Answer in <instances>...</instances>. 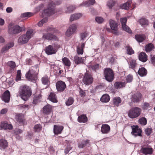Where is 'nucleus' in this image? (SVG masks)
<instances>
[{
  "label": "nucleus",
  "mask_w": 155,
  "mask_h": 155,
  "mask_svg": "<svg viewBox=\"0 0 155 155\" xmlns=\"http://www.w3.org/2000/svg\"><path fill=\"white\" fill-rule=\"evenodd\" d=\"M18 93L21 99L26 101L32 95V92L31 89L28 86L24 85L20 86Z\"/></svg>",
  "instance_id": "nucleus-1"
},
{
  "label": "nucleus",
  "mask_w": 155,
  "mask_h": 155,
  "mask_svg": "<svg viewBox=\"0 0 155 155\" xmlns=\"http://www.w3.org/2000/svg\"><path fill=\"white\" fill-rule=\"evenodd\" d=\"M39 71V66L38 65L31 67L26 74L25 76L27 79L30 81H35L37 79V76Z\"/></svg>",
  "instance_id": "nucleus-2"
},
{
  "label": "nucleus",
  "mask_w": 155,
  "mask_h": 155,
  "mask_svg": "<svg viewBox=\"0 0 155 155\" xmlns=\"http://www.w3.org/2000/svg\"><path fill=\"white\" fill-rule=\"evenodd\" d=\"M61 3L60 1H55L51 2L48 5V8L44 11L43 14L45 16H50L55 12L54 7L56 5H60Z\"/></svg>",
  "instance_id": "nucleus-3"
},
{
  "label": "nucleus",
  "mask_w": 155,
  "mask_h": 155,
  "mask_svg": "<svg viewBox=\"0 0 155 155\" xmlns=\"http://www.w3.org/2000/svg\"><path fill=\"white\" fill-rule=\"evenodd\" d=\"M33 30V29H28L25 34L21 36L18 40V42L21 44L27 43L32 36Z\"/></svg>",
  "instance_id": "nucleus-4"
},
{
  "label": "nucleus",
  "mask_w": 155,
  "mask_h": 155,
  "mask_svg": "<svg viewBox=\"0 0 155 155\" xmlns=\"http://www.w3.org/2000/svg\"><path fill=\"white\" fill-rule=\"evenodd\" d=\"M25 29L23 25L21 27L18 25H14L11 23L8 26V32L10 35L17 34L21 32Z\"/></svg>",
  "instance_id": "nucleus-5"
},
{
  "label": "nucleus",
  "mask_w": 155,
  "mask_h": 155,
  "mask_svg": "<svg viewBox=\"0 0 155 155\" xmlns=\"http://www.w3.org/2000/svg\"><path fill=\"white\" fill-rule=\"evenodd\" d=\"M141 111V109L139 107L132 108L128 111V116L131 118H136L140 115Z\"/></svg>",
  "instance_id": "nucleus-6"
},
{
  "label": "nucleus",
  "mask_w": 155,
  "mask_h": 155,
  "mask_svg": "<svg viewBox=\"0 0 155 155\" xmlns=\"http://www.w3.org/2000/svg\"><path fill=\"white\" fill-rule=\"evenodd\" d=\"M104 76L105 79L109 82H111L114 79V73L110 68H106L104 70Z\"/></svg>",
  "instance_id": "nucleus-7"
},
{
  "label": "nucleus",
  "mask_w": 155,
  "mask_h": 155,
  "mask_svg": "<svg viewBox=\"0 0 155 155\" xmlns=\"http://www.w3.org/2000/svg\"><path fill=\"white\" fill-rule=\"evenodd\" d=\"M82 81L85 85H89L93 82V78L90 74L86 72L84 74Z\"/></svg>",
  "instance_id": "nucleus-8"
},
{
  "label": "nucleus",
  "mask_w": 155,
  "mask_h": 155,
  "mask_svg": "<svg viewBox=\"0 0 155 155\" xmlns=\"http://www.w3.org/2000/svg\"><path fill=\"white\" fill-rule=\"evenodd\" d=\"M132 131L131 132V134L135 137L137 136L141 137L142 136L141 133L142 130L139 128L138 125H133L131 126Z\"/></svg>",
  "instance_id": "nucleus-9"
},
{
  "label": "nucleus",
  "mask_w": 155,
  "mask_h": 155,
  "mask_svg": "<svg viewBox=\"0 0 155 155\" xmlns=\"http://www.w3.org/2000/svg\"><path fill=\"white\" fill-rule=\"evenodd\" d=\"M140 152L145 155L151 154L153 152V150L152 148L150 146H147L143 145L141 147Z\"/></svg>",
  "instance_id": "nucleus-10"
},
{
  "label": "nucleus",
  "mask_w": 155,
  "mask_h": 155,
  "mask_svg": "<svg viewBox=\"0 0 155 155\" xmlns=\"http://www.w3.org/2000/svg\"><path fill=\"white\" fill-rule=\"evenodd\" d=\"M56 86L57 91L59 92H63L66 87L65 83L61 81L57 82L56 84Z\"/></svg>",
  "instance_id": "nucleus-11"
},
{
  "label": "nucleus",
  "mask_w": 155,
  "mask_h": 155,
  "mask_svg": "<svg viewBox=\"0 0 155 155\" xmlns=\"http://www.w3.org/2000/svg\"><path fill=\"white\" fill-rule=\"evenodd\" d=\"M126 18H122L120 19V22L122 25L123 29L126 32L130 33H131V30L130 28L126 25L127 21Z\"/></svg>",
  "instance_id": "nucleus-12"
},
{
  "label": "nucleus",
  "mask_w": 155,
  "mask_h": 155,
  "mask_svg": "<svg viewBox=\"0 0 155 155\" xmlns=\"http://www.w3.org/2000/svg\"><path fill=\"white\" fill-rule=\"evenodd\" d=\"M45 51L47 54L50 55L55 54L57 51V50L53 48L52 46L50 45L45 47Z\"/></svg>",
  "instance_id": "nucleus-13"
},
{
  "label": "nucleus",
  "mask_w": 155,
  "mask_h": 155,
  "mask_svg": "<svg viewBox=\"0 0 155 155\" xmlns=\"http://www.w3.org/2000/svg\"><path fill=\"white\" fill-rule=\"evenodd\" d=\"M110 25L111 29L114 31L113 33L115 35H118V32L117 31V25L116 22L114 20H110Z\"/></svg>",
  "instance_id": "nucleus-14"
},
{
  "label": "nucleus",
  "mask_w": 155,
  "mask_h": 155,
  "mask_svg": "<svg viewBox=\"0 0 155 155\" xmlns=\"http://www.w3.org/2000/svg\"><path fill=\"white\" fill-rule=\"evenodd\" d=\"M77 26L75 24L71 25L65 34L67 37L70 36L76 31L77 29Z\"/></svg>",
  "instance_id": "nucleus-15"
},
{
  "label": "nucleus",
  "mask_w": 155,
  "mask_h": 155,
  "mask_svg": "<svg viewBox=\"0 0 155 155\" xmlns=\"http://www.w3.org/2000/svg\"><path fill=\"white\" fill-rule=\"evenodd\" d=\"M141 94L140 93L137 92L132 95L131 99L134 102H138L141 100Z\"/></svg>",
  "instance_id": "nucleus-16"
},
{
  "label": "nucleus",
  "mask_w": 155,
  "mask_h": 155,
  "mask_svg": "<svg viewBox=\"0 0 155 155\" xmlns=\"http://www.w3.org/2000/svg\"><path fill=\"white\" fill-rule=\"evenodd\" d=\"M52 107L50 104H48L43 107L42 111L44 114H49L52 112Z\"/></svg>",
  "instance_id": "nucleus-17"
},
{
  "label": "nucleus",
  "mask_w": 155,
  "mask_h": 155,
  "mask_svg": "<svg viewBox=\"0 0 155 155\" xmlns=\"http://www.w3.org/2000/svg\"><path fill=\"white\" fill-rule=\"evenodd\" d=\"M10 94L8 90L5 91L3 93L2 96V99L5 102H8L10 99Z\"/></svg>",
  "instance_id": "nucleus-18"
},
{
  "label": "nucleus",
  "mask_w": 155,
  "mask_h": 155,
  "mask_svg": "<svg viewBox=\"0 0 155 155\" xmlns=\"http://www.w3.org/2000/svg\"><path fill=\"white\" fill-rule=\"evenodd\" d=\"M43 37L47 40H58V38L55 35L48 33L44 34Z\"/></svg>",
  "instance_id": "nucleus-19"
},
{
  "label": "nucleus",
  "mask_w": 155,
  "mask_h": 155,
  "mask_svg": "<svg viewBox=\"0 0 155 155\" xmlns=\"http://www.w3.org/2000/svg\"><path fill=\"white\" fill-rule=\"evenodd\" d=\"M63 129L64 127L63 126L54 125V134L57 135L61 134Z\"/></svg>",
  "instance_id": "nucleus-20"
},
{
  "label": "nucleus",
  "mask_w": 155,
  "mask_h": 155,
  "mask_svg": "<svg viewBox=\"0 0 155 155\" xmlns=\"http://www.w3.org/2000/svg\"><path fill=\"white\" fill-rule=\"evenodd\" d=\"M110 130V126L107 124H103L101 128V132L103 134H107Z\"/></svg>",
  "instance_id": "nucleus-21"
},
{
  "label": "nucleus",
  "mask_w": 155,
  "mask_h": 155,
  "mask_svg": "<svg viewBox=\"0 0 155 155\" xmlns=\"http://www.w3.org/2000/svg\"><path fill=\"white\" fill-rule=\"evenodd\" d=\"M14 45L13 42H10L4 46L2 49L1 52L2 53H5L10 48L12 47Z\"/></svg>",
  "instance_id": "nucleus-22"
},
{
  "label": "nucleus",
  "mask_w": 155,
  "mask_h": 155,
  "mask_svg": "<svg viewBox=\"0 0 155 155\" xmlns=\"http://www.w3.org/2000/svg\"><path fill=\"white\" fill-rule=\"evenodd\" d=\"M13 127L11 124H9L6 122H2L0 125V129H12Z\"/></svg>",
  "instance_id": "nucleus-23"
},
{
  "label": "nucleus",
  "mask_w": 155,
  "mask_h": 155,
  "mask_svg": "<svg viewBox=\"0 0 155 155\" xmlns=\"http://www.w3.org/2000/svg\"><path fill=\"white\" fill-rule=\"evenodd\" d=\"M8 143L7 141L4 139H0V149L4 150L8 147Z\"/></svg>",
  "instance_id": "nucleus-24"
},
{
  "label": "nucleus",
  "mask_w": 155,
  "mask_h": 155,
  "mask_svg": "<svg viewBox=\"0 0 155 155\" xmlns=\"http://www.w3.org/2000/svg\"><path fill=\"white\" fill-rule=\"evenodd\" d=\"M138 58L140 61L145 62L147 60V56L145 53L143 52L140 53L138 56Z\"/></svg>",
  "instance_id": "nucleus-25"
},
{
  "label": "nucleus",
  "mask_w": 155,
  "mask_h": 155,
  "mask_svg": "<svg viewBox=\"0 0 155 155\" xmlns=\"http://www.w3.org/2000/svg\"><path fill=\"white\" fill-rule=\"evenodd\" d=\"M41 92H39L38 93L37 92L35 94L34 100L33 101V103L34 104H36L38 102H39L40 100L41 99Z\"/></svg>",
  "instance_id": "nucleus-26"
},
{
  "label": "nucleus",
  "mask_w": 155,
  "mask_h": 155,
  "mask_svg": "<svg viewBox=\"0 0 155 155\" xmlns=\"http://www.w3.org/2000/svg\"><path fill=\"white\" fill-rule=\"evenodd\" d=\"M126 83L125 82L121 81L116 82L114 84V87L117 89H119L124 87Z\"/></svg>",
  "instance_id": "nucleus-27"
},
{
  "label": "nucleus",
  "mask_w": 155,
  "mask_h": 155,
  "mask_svg": "<svg viewBox=\"0 0 155 155\" xmlns=\"http://www.w3.org/2000/svg\"><path fill=\"white\" fill-rule=\"evenodd\" d=\"M87 120V117L85 114H83L78 117V122L80 123H85Z\"/></svg>",
  "instance_id": "nucleus-28"
},
{
  "label": "nucleus",
  "mask_w": 155,
  "mask_h": 155,
  "mask_svg": "<svg viewBox=\"0 0 155 155\" xmlns=\"http://www.w3.org/2000/svg\"><path fill=\"white\" fill-rule=\"evenodd\" d=\"M154 48V45L151 43L147 44L145 47V50L147 52H150Z\"/></svg>",
  "instance_id": "nucleus-29"
},
{
  "label": "nucleus",
  "mask_w": 155,
  "mask_h": 155,
  "mask_svg": "<svg viewBox=\"0 0 155 155\" xmlns=\"http://www.w3.org/2000/svg\"><path fill=\"white\" fill-rule=\"evenodd\" d=\"M137 73L140 76L144 77L146 75L147 71L144 68L142 67L139 68Z\"/></svg>",
  "instance_id": "nucleus-30"
},
{
  "label": "nucleus",
  "mask_w": 155,
  "mask_h": 155,
  "mask_svg": "<svg viewBox=\"0 0 155 155\" xmlns=\"http://www.w3.org/2000/svg\"><path fill=\"white\" fill-rule=\"evenodd\" d=\"M129 68L134 70V69L135 68L137 65L136 60L132 59L129 60Z\"/></svg>",
  "instance_id": "nucleus-31"
},
{
  "label": "nucleus",
  "mask_w": 155,
  "mask_h": 155,
  "mask_svg": "<svg viewBox=\"0 0 155 155\" xmlns=\"http://www.w3.org/2000/svg\"><path fill=\"white\" fill-rule=\"evenodd\" d=\"M48 99L50 101L54 103H57L58 102L56 94L53 92L50 93L48 97Z\"/></svg>",
  "instance_id": "nucleus-32"
},
{
  "label": "nucleus",
  "mask_w": 155,
  "mask_h": 155,
  "mask_svg": "<svg viewBox=\"0 0 155 155\" xmlns=\"http://www.w3.org/2000/svg\"><path fill=\"white\" fill-rule=\"evenodd\" d=\"M42 83L44 85H48L50 83V78L47 75H45L41 78Z\"/></svg>",
  "instance_id": "nucleus-33"
},
{
  "label": "nucleus",
  "mask_w": 155,
  "mask_h": 155,
  "mask_svg": "<svg viewBox=\"0 0 155 155\" xmlns=\"http://www.w3.org/2000/svg\"><path fill=\"white\" fill-rule=\"evenodd\" d=\"M136 39L139 42L143 41L146 38V36L144 35H135Z\"/></svg>",
  "instance_id": "nucleus-34"
},
{
  "label": "nucleus",
  "mask_w": 155,
  "mask_h": 155,
  "mask_svg": "<svg viewBox=\"0 0 155 155\" xmlns=\"http://www.w3.org/2000/svg\"><path fill=\"white\" fill-rule=\"evenodd\" d=\"M121 100L119 97H116L113 99V104L115 107L118 106L121 102Z\"/></svg>",
  "instance_id": "nucleus-35"
},
{
  "label": "nucleus",
  "mask_w": 155,
  "mask_h": 155,
  "mask_svg": "<svg viewBox=\"0 0 155 155\" xmlns=\"http://www.w3.org/2000/svg\"><path fill=\"white\" fill-rule=\"evenodd\" d=\"M62 63L64 65L68 67H70L71 65V62L69 59L66 57H64L62 59Z\"/></svg>",
  "instance_id": "nucleus-36"
},
{
  "label": "nucleus",
  "mask_w": 155,
  "mask_h": 155,
  "mask_svg": "<svg viewBox=\"0 0 155 155\" xmlns=\"http://www.w3.org/2000/svg\"><path fill=\"white\" fill-rule=\"evenodd\" d=\"M125 49L126 51V53L127 54L131 55L134 53V50L132 47L129 45H127L125 47Z\"/></svg>",
  "instance_id": "nucleus-37"
},
{
  "label": "nucleus",
  "mask_w": 155,
  "mask_h": 155,
  "mask_svg": "<svg viewBox=\"0 0 155 155\" xmlns=\"http://www.w3.org/2000/svg\"><path fill=\"white\" fill-rule=\"evenodd\" d=\"M110 100V97L109 95L107 94L103 95L101 97L100 101L106 103L108 102Z\"/></svg>",
  "instance_id": "nucleus-38"
},
{
  "label": "nucleus",
  "mask_w": 155,
  "mask_h": 155,
  "mask_svg": "<svg viewBox=\"0 0 155 155\" xmlns=\"http://www.w3.org/2000/svg\"><path fill=\"white\" fill-rule=\"evenodd\" d=\"M85 45V43H83L81 45L78 46V54H83Z\"/></svg>",
  "instance_id": "nucleus-39"
},
{
  "label": "nucleus",
  "mask_w": 155,
  "mask_h": 155,
  "mask_svg": "<svg viewBox=\"0 0 155 155\" xmlns=\"http://www.w3.org/2000/svg\"><path fill=\"white\" fill-rule=\"evenodd\" d=\"M89 140H83L82 142L80 143L78 145V147L81 148H83L87 144L88 146L90 145L89 144Z\"/></svg>",
  "instance_id": "nucleus-40"
},
{
  "label": "nucleus",
  "mask_w": 155,
  "mask_h": 155,
  "mask_svg": "<svg viewBox=\"0 0 155 155\" xmlns=\"http://www.w3.org/2000/svg\"><path fill=\"white\" fill-rule=\"evenodd\" d=\"M131 5V2H127L121 5V7L124 9L128 10L129 7Z\"/></svg>",
  "instance_id": "nucleus-41"
},
{
  "label": "nucleus",
  "mask_w": 155,
  "mask_h": 155,
  "mask_svg": "<svg viewBox=\"0 0 155 155\" xmlns=\"http://www.w3.org/2000/svg\"><path fill=\"white\" fill-rule=\"evenodd\" d=\"M95 3V0H89L86 1L83 3L84 5L86 6H89L91 5H93Z\"/></svg>",
  "instance_id": "nucleus-42"
},
{
  "label": "nucleus",
  "mask_w": 155,
  "mask_h": 155,
  "mask_svg": "<svg viewBox=\"0 0 155 155\" xmlns=\"http://www.w3.org/2000/svg\"><path fill=\"white\" fill-rule=\"evenodd\" d=\"M42 127L40 124H38L35 125L34 130L35 132H39L42 129Z\"/></svg>",
  "instance_id": "nucleus-43"
},
{
  "label": "nucleus",
  "mask_w": 155,
  "mask_h": 155,
  "mask_svg": "<svg viewBox=\"0 0 155 155\" xmlns=\"http://www.w3.org/2000/svg\"><path fill=\"white\" fill-rule=\"evenodd\" d=\"M139 122L141 125L144 126L147 124V120L145 117H142L139 119Z\"/></svg>",
  "instance_id": "nucleus-44"
},
{
  "label": "nucleus",
  "mask_w": 155,
  "mask_h": 155,
  "mask_svg": "<svg viewBox=\"0 0 155 155\" xmlns=\"http://www.w3.org/2000/svg\"><path fill=\"white\" fill-rule=\"evenodd\" d=\"M7 64L10 68L12 69H14L16 66L15 62L12 61L8 62Z\"/></svg>",
  "instance_id": "nucleus-45"
},
{
  "label": "nucleus",
  "mask_w": 155,
  "mask_h": 155,
  "mask_svg": "<svg viewBox=\"0 0 155 155\" xmlns=\"http://www.w3.org/2000/svg\"><path fill=\"white\" fill-rule=\"evenodd\" d=\"M15 118L17 121L19 123L22 122L23 121L22 117L20 114H17Z\"/></svg>",
  "instance_id": "nucleus-46"
},
{
  "label": "nucleus",
  "mask_w": 155,
  "mask_h": 155,
  "mask_svg": "<svg viewBox=\"0 0 155 155\" xmlns=\"http://www.w3.org/2000/svg\"><path fill=\"white\" fill-rule=\"evenodd\" d=\"M74 99L71 97H69L66 102V104L69 106L71 105L74 102Z\"/></svg>",
  "instance_id": "nucleus-47"
},
{
  "label": "nucleus",
  "mask_w": 155,
  "mask_h": 155,
  "mask_svg": "<svg viewBox=\"0 0 155 155\" xmlns=\"http://www.w3.org/2000/svg\"><path fill=\"white\" fill-rule=\"evenodd\" d=\"M33 15V14L31 12H25L21 14V17L23 18L27 17H30L32 15Z\"/></svg>",
  "instance_id": "nucleus-48"
},
{
  "label": "nucleus",
  "mask_w": 155,
  "mask_h": 155,
  "mask_svg": "<svg viewBox=\"0 0 155 155\" xmlns=\"http://www.w3.org/2000/svg\"><path fill=\"white\" fill-rule=\"evenodd\" d=\"M139 22L142 25H147L148 24V21L145 18L140 19L139 21Z\"/></svg>",
  "instance_id": "nucleus-49"
},
{
  "label": "nucleus",
  "mask_w": 155,
  "mask_h": 155,
  "mask_svg": "<svg viewBox=\"0 0 155 155\" xmlns=\"http://www.w3.org/2000/svg\"><path fill=\"white\" fill-rule=\"evenodd\" d=\"M144 131L147 135L149 136L152 132V129L151 128H147L145 129Z\"/></svg>",
  "instance_id": "nucleus-50"
},
{
  "label": "nucleus",
  "mask_w": 155,
  "mask_h": 155,
  "mask_svg": "<svg viewBox=\"0 0 155 155\" xmlns=\"http://www.w3.org/2000/svg\"><path fill=\"white\" fill-rule=\"evenodd\" d=\"M75 6L73 5H71L69 6L67 8V10L66 11L67 12L70 13L73 12L75 9Z\"/></svg>",
  "instance_id": "nucleus-51"
},
{
  "label": "nucleus",
  "mask_w": 155,
  "mask_h": 155,
  "mask_svg": "<svg viewBox=\"0 0 155 155\" xmlns=\"http://www.w3.org/2000/svg\"><path fill=\"white\" fill-rule=\"evenodd\" d=\"M47 21L48 19L46 18L43 19L38 23V25L40 27L43 24L47 22Z\"/></svg>",
  "instance_id": "nucleus-52"
},
{
  "label": "nucleus",
  "mask_w": 155,
  "mask_h": 155,
  "mask_svg": "<svg viewBox=\"0 0 155 155\" xmlns=\"http://www.w3.org/2000/svg\"><path fill=\"white\" fill-rule=\"evenodd\" d=\"M78 18V14L77 13L73 14L71 16L70 18V21H73L74 20H77Z\"/></svg>",
  "instance_id": "nucleus-53"
},
{
  "label": "nucleus",
  "mask_w": 155,
  "mask_h": 155,
  "mask_svg": "<svg viewBox=\"0 0 155 155\" xmlns=\"http://www.w3.org/2000/svg\"><path fill=\"white\" fill-rule=\"evenodd\" d=\"M95 20L97 23L100 24L103 22L104 19L101 17H97L95 18Z\"/></svg>",
  "instance_id": "nucleus-54"
},
{
  "label": "nucleus",
  "mask_w": 155,
  "mask_h": 155,
  "mask_svg": "<svg viewBox=\"0 0 155 155\" xmlns=\"http://www.w3.org/2000/svg\"><path fill=\"white\" fill-rule=\"evenodd\" d=\"M133 79V76L129 74L127 76L126 78V81L127 83H129L131 82Z\"/></svg>",
  "instance_id": "nucleus-55"
},
{
  "label": "nucleus",
  "mask_w": 155,
  "mask_h": 155,
  "mask_svg": "<svg viewBox=\"0 0 155 155\" xmlns=\"http://www.w3.org/2000/svg\"><path fill=\"white\" fill-rule=\"evenodd\" d=\"M91 67L93 70L96 71L99 69L100 66L99 64H97L92 65Z\"/></svg>",
  "instance_id": "nucleus-56"
},
{
  "label": "nucleus",
  "mask_w": 155,
  "mask_h": 155,
  "mask_svg": "<svg viewBox=\"0 0 155 155\" xmlns=\"http://www.w3.org/2000/svg\"><path fill=\"white\" fill-rule=\"evenodd\" d=\"M114 2L112 0H110L108 2L107 5L110 8H111L114 5Z\"/></svg>",
  "instance_id": "nucleus-57"
},
{
  "label": "nucleus",
  "mask_w": 155,
  "mask_h": 155,
  "mask_svg": "<svg viewBox=\"0 0 155 155\" xmlns=\"http://www.w3.org/2000/svg\"><path fill=\"white\" fill-rule=\"evenodd\" d=\"M80 91H79V94L82 97H84L85 96L86 93L85 91H84L81 88H80Z\"/></svg>",
  "instance_id": "nucleus-58"
},
{
  "label": "nucleus",
  "mask_w": 155,
  "mask_h": 155,
  "mask_svg": "<svg viewBox=\"0 0 155 155\" xmlns=\"http://www.w3.org/2000/svg\"><path fill=\"white\" fill-rule=\"evenodd\" d=\"M87 33L86 32L81 33L80 34L81 40H83L87 36Z\"/></svg>",
  "instance_id": "nucleus-59"
},
{
  "label": "nucleus",
  "mask_w": 155,
  "mask_h": 155,
  "mask_svg": "<svg viewBox=\"0 0 155 155\" xmlns=\"http://www.w3.org/2000/svg\"><path fill=\"white\" fill-rule=\"evenodd\" d=\"M150 104L147 103L145 102L144 103L143 106V108L144 109H147L150 107Z\"/></svg>",
  "instance_id": "nucleus-60"
},
{
  "label": "nucleus",
  "mask_w": 155,
  "mask_h": 155,
  "mask_svg": "<svg viewBox=\"0 0 155 155\" xmlns=\"http://www.w3.org/2000/svg\"><path fill=\"white\" fill-rule=\"evenodd\" d=\"M8 109L7 108H4L2 109L0 112L1 114H5L7 112Z\"/></svg>",
  "instance_id": "nucleus-61"
},
{
  "label": "nucleus",
  "mask_w": 155,
  "mask_h": 155,
  "mask_svg": "<svg viewBox=\"0 0 155 155\" xmlns=\"http://www.w3.org/2000/svg\"><path fill=\"white\" fill-rule=\"evenodd\" d=\"M84 61V58L78 57V64L83 63Z\"/></svg>",
  "instance_id": "nucleus-62"
},
{
  "label": "nucleus",
  "mask_w": 155,
  "mask_h": 155,
  "mask_svg": "<svg viewBox=\"0 0 155 155\" xmlns=\"http://www.w3.org/2000/svg\"><path fill=\"white\" fill-rule=\"evenodd\" d=\"M71 149V148L70 147H67L65 150L64 152L65 154H67L69 151Z\"/></svg>",
  "instance_id": "nucleus-63"
},
{
  "label": "nucleus",
  "mask_w": 155,
  "mask_h": 155,
  "mask_svg": "<svg viewBox=\"0 0 155 155\" xmlns=\"http://www.w3.org/2000/svg\"><path fill=\"white\" fill-rule=\"evenodd\" d=\"M22 132V130L21 129H17L15 131V133L18 134L21 133Z\"/></svg>",
  "instance_id": "nucleus-64"
}]
</instances>
